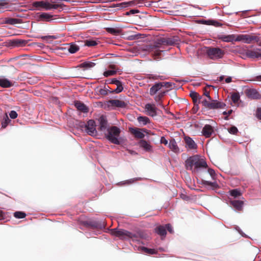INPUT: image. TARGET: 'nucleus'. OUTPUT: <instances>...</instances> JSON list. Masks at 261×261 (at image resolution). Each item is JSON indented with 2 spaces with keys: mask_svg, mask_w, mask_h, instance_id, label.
I'll list each match as a JSON object with an SVG mask.
<instances>
[{
  "mask_svg": "<svg viewBox=\"0 0 261 261\" xmlns=\"http://www.w3.org/2000/svg\"><path fill=\"white\" fill-rule=\"evenodd\" d=\"M167 91H163L161 90L158 95L159 96V97L162 98L165 96Z\"/></svg>",
  "mask_w": 261,
  "mask_h": 261,
  "instance_id": "5fc2aeb1",
  "label": "nucleus"
},
{
  "mask_svg": "<svg viewBox=\"0 0 261 261\" xmlns=\"http://www.w3.org/2000/svg\"><path fill=\"white\" fill-rule=\"evenodd\" d=\"M205 51L208 57L213 60L222 58L225 54L224 50L219 47H206Z\"/></svg>",
  "mask_w": 261,
  "mask_h": 261,
  "instance_id": "20e7f679",
  "label": "nucleus"
},
{
  "mask_svg": "<svg viewBox=\"0 0 261 261\" xmlns=\"http://www.w3.org/2000/svg\"><path fill=\"white\" fill-rule=\"evenodd\" d=\"M99 94L101 95H106L108 94V88L105 87L103 89H100L98 90Z\"/></svg>",
  "mask_w": 261,
  "mask_h": 261,
  "instance_id": "de8ad7c7",
  "label": "nucleus"
},
{
  "mask_svg": "<svg viewBox=\"0 0 261 261\" xmlns=\"http://www.w3.org/2000/svg\"><path fill=\"white\" fill-rule=\"evenodd\" d=\"M107 131V139L113 144H120V142L118 137L120 134V129L117 126H113L109 128Z\"/></svg>",
  "mask_w": 261,
  "mask_h": 261,
  "instance_id": "39448f33",
  "label": "nucleus"
},
{
  "mask_svg": "<svg viewBox=\"0 0 261 261\" xmlns=\"http://www.w3.org/2000/svg\"><path fill=\"white\" fill-rule=\"evenodd\" d=\"M168 147L175 153H178L180 152L179 148L178 147L177 142L174 138L170 140L168 144Z\"/></svg>",
  "mask_w": 261,
  "mask_h": 261,
  "instance_id": "6ab92c4d",
  "label": "nucleus"
},
{
  "mask_svg": "<svg viewBox=\"0 0 261 261\" xmlns=\"http://www.w3.org/2000/svg\"><path fill=\"white\" fill-rule=\"evenodd\" d=\"M244 204V201L242 200H234L230 201V204L238 211H243Z\"/></svg>",
  "mask_w": 261,
  "mask_h": 261,
  "instance_id": "aec40b11",
  "label": "nucleus"
},
{
  "mask_svg": "<svg viewBox=\"0 0 261 261\" xmlns=\"http://www.w3.org/2000/svg\"><path fill=\"white\" fill-rule=\"evenodd\" d=\"M165 225L166 230H167L170 233H173L174 232V230L172 228V225L170 224H167Z\"/></svg>",
  "mask_w": 261,
  "mask_h": 261,
  "instance_id": "8fccbe9b",
  "label": "nucleus"
},
{
  "mask_svg": "<svg viewBox=\"0 0 261 261\" xmlns=\"http://www.w3.org/2000/svg\"><path fill=\"white\" fill-rule=\"evenodd\" d=\"M145 110L146 114L151 117H154L157 115V108L154 104L147 103L145 106Z\"/></svg>",
  "mask_w": 261,
  "mask_h": 261,
  "instance_id": "9b49d317",
  "label": "nucleus"
},
{
  "mask_svg": "<svg viewBox=\"0 0 261 261\" xmlns=\"http://www.w3.org/2000/svg\"><path fill=\"white\" fill-rule=\"evenodd\" d=\"M177 42V39L175 37H159L152 43L145 46L144 50L151 53L156 59L160 58L161 53L167 46H173L176 44Z\"/></svg>",
  "mask_w": 261,
  "mask_h": 261,
  "instance_id": "f257e3e1",
  "label": "nucleus"
},
{
  "mask_svg": "<svg viewBox=\"0 0 261 261\" xmlns=\"http://www.w3.org/2000/svg\"><path fill=\"white\" fill-rule=\"evenodd\" d=\"M148 77L149 79L154 80H159V79L161 80H165V77L164 76L160 75L159 74H148Z\"/></svg>",
  "mask_w": 261,
  "mask_h": 261,
  "instance_id": "4c0bfd02",
  "label": "nucleus"
},
{
  "mask_svg": "<svg viewBox=\"0 0 261 261\" xmlns=\"http://www.w3.org/2000/svg\"><path fill=\"white\" fill-rule=\"evenodd\" d=\"M142 250L146 253L150 254H154L156 253V251H155L154 249H149L146 247H143L142 248Z\"/></svg>",
  "mask_w": 261,
  "mask_h": 261,
  "instance_id": "a18cd8bd",
  "label": "nucleus"
},
{
  "mask_svg": "<svg viewBox=\"0 0 261 261\" xmlns=\"http://www.w3.org/2000/svg\"><path fill=\"white\" fill-rule=\"evenodd\" d=\"M110 84H115V86H117L116 89L110 91V93H119L122 92L123 90L122 82L116 79H112Z\"/></svg>",
  "mask_w": 261,
  "mask_h": 261,
  "instance_id": "4468645a",
  "label": "nucleus"
},
{
  "mask_svg": "<svg viewBox=\"0 0 261 261\" xmlns=\"http://www.w3.org/2000/svg\"><path fill=\"white\" fill-rule=\"evenodd\" d=\"M99 123V129L101 131L105 130L107 127L108 122L106 117L104 116H101L98 120Z\"/></svg>",
  "mask_w": 261,
  "mask_h": 261,
  "instance_id": "393cba45",
  "label": "nucleus"
},
{
  "mask_svg": "<svg viewBox=\"0 0 261 261\" xmlns=\"http://www.w3.org/2000/svg\"><path fill=\"white\" fill-rule=\"evenodd\" d=\"M206 173H208L210 174V175L212 179H213V180H215L216 179V174L215 171H214V170H213V169H211V168H208L207 169V172L204 173L202 175V177L203 178H206L205 174H206Z\"/></svg>",
  "mask_w": 261,
  "mask_h": 261,
  "instance_id": "2f4dec72",
  "label": "nucleus"
},
{
  "mask_svg": "<svg viewBox=\"0 0 261 261\" xmlns=\"http://www.w3.org/2000/svg\"><path fill=\"white\" fill-rule=\"evenodd\" d=\"M218 38L224 42H233V41H236V35H220L219 36Z\"/></svg>",
  "mask_w": 261,
  "mask_h": 261,
  "instance_id": "a211bd4d",
  "label": "nucleus"
},
{
  "mask_svg": "<svg viewBox=\"0 0 261 261\" xmlns=\"http://www.w3.org/2000/svg\"><path fill=\"white\" fill-rule=\"evenodd\" d=\"M190 96L192 98L193 102L195 107H198L199 105V101L198 99L199 94L195 91H191L190 93Z\"/></svg>",
  "mask_w": 261,
  "mask_h": 261,
  "instance_id": "c85d7f7f",
  "label": "nucleus"
},
{
  "mask_svg": "<svg viewBox=\"0 0 261 261\" xmlns=\"http://www.w3.org/2000/svg\"><path fill=\"white\" fill-rule=\"evenodd\" d=\"M250 81H258L261 82V75H258L254 77L253 79L250 80Z\"/></svg>",
  "mask_w": 261,
  "mask_h": 261,
  "instance_id": "bf43d9fd",
  "label": "nucleus"
},
{
  "mask_svg": "<svg viewBox=\"0 0 261 261\" xmlns=\"http://www.w3.org/2000/svg\"><path fill=\"white\" fill-rule=\"evenodd\" d=\"M138 121L143 125H146L150 122V119L146 116H139L137 118Z\"/></svg>",
  "mask_w": 261,
  "mask_h": 261,
  "instance_id": "7c9ffc66",
  "label": "nucleus"
},
{
  "mask_svg": "<svg viewBox=\"0 0 261 261\" xmlns=\"http://www.w3.org/2000/svg\"><path fill=\"white\" fill-rule=\"evenodd\" d=\"M111 234L118 237L121 239H132L133 241H138L142 237V233L139 232L137 233H133L127 230L114 228L110 230Z\"/></svg>",
  "mask_w": 261,
  "mask_h": 261,
  "instance_id": "7ed1b4c3",
  "label": "nucleus"
},
{
  "mask_svg": "<svg viewBox=\"0 0 261 261\" xmlns=\"http://www.w3.org/2000/svg\"><path fill=\"white\" fill-rule=\"evenodd\" d=\"M207 166L205 160L198 155L190 156L185 162L186 169L191 170L195 173H198L201 168H206Z\"/></svg>",
  "mask_w": 261,
  "mask_h": 261,
  "instance_id": "f03ea898",
  "label": "nucleus"
},
{
  "mask_svg": "<svg viewBox=\"0 0 261 261\" xmlns=\"http://www.w3.org/2000/svg\"><path fill=\"white\" fill-rule=\"evenodd\" d=\"M228 131L230 134L236 135L238 133V129L236 126H233L228 128Z\"/></svg>",
  "mask_w": 261,
  "mask_h": 261,
  "instance_id": "49530a36",
  "label": "nucleus"
},
{
  "mask_svg": "<svg viewBox=\"0 0 261 261\" xmlns=\"http://www.w3.org/2000/svg\"><path fill=\"white\" fill-rule=\"evenodd\" d=\"M105 30L107 32L113 35H119L121 32V30L120 29L116 28H105Z\"/></svg>",
  "mask_w": 261,
  "mask_h": 261,
  "instance_id": "c756f323",
  "label": "nucleus"
},
{
  "mask_svg": "<svg viewBox=\"0 0 261 261\" xmlns=\"http://www.w3.org/2000/svg\"><path fill=\"white\" fill-rule=\"evenodd\" d=\"M232 112V110H230L228 111L227 112H226V111H224V112H223V114L224 115H230V114H231ZM224 119H225V120H228V116H225V118H224Z\"/></svg>",
  "mask_w": 261,
  "mask_h": 261,
  "instance_id": "4d7b16f0",
  "label": "nucleus"
},
{
  "mask_svg": "<svg viewBox=\"0 0 261 261\" xmlns=\"http://www.w3.org/2000/svg\"><path fill=\"white\" fill-rule=\"evenodd\" d=\"M213 132L214 129L213 127L209 124H206L203 127L202 133L204 136L206 138H208L211 137Z\"/></svg>",
  "mask_w": 261,
  "mask_h": 261,
  "instance_id": "4be33fe9",
  "label": "nucleus"
},
{
  "mask_svg": "<svg viewBox=\"0 0 261 261\" xmlns=\"http://www.w3.org/2000/svg\"><path fill=\"white\" fill-rule=\"evenodd\" d=\"M129 130L130 133L138 139H143L145 137L143 133H148V130L145 128H129Z\"/></svg>",
  "mask_w": 261,
  "mask_h": 261,
  "instance_id": "9d476101",
  "label": "nucleus"
},
{
  "mask_svg": "<svg viewBox=\"0 0 261 261\" xmlns=\"http://www.w3.org/2000/svg\"><path fill=\"white\" fill-rule=\"evenodd\" d=\"M154 231L161 237H165L167 234L165 225H160L154 228Z\"/></svg>",
  "mask_w": 261,
  "mask_h": 261,
  "instance_id": "5701e85b",
  "label": "nucleus"
},
{
  "mask_svg": "<svg viewBox=\"0 0 261 261\" xmlns=\"http://www.w3.org/2000/svg\"><path fill=\"white\" fill-rule=\"evenodd\" d=\"M116 73H117L116 70H109L105 71L103 72V74L105 77H108L110 76L114 75L116 74Z\"/></svg>",
  "mask_w": 261,
  "mask_h": 261,
  "instance_id": "c03bdc74",
  "label": "nucleus"
},
{
  "mask_svg": "<svg viewBox=\"0 0 261 261\" xmlns=\"http://www.w3.org/2000/svg\"><path fill=\"white\" fill-rule=\"evenodd\" d=\"M224 79V76H221L217 77V81L219 82H221Z\"/></svg>",
  "mask_w": 261,
  "mask_h": 261,
  "instance_id": "774afa93",
  "label": "nucleus"
},
{
  "mask_svg": "<svg viewBox=\"0 0 261 261\" xmlns=\"http://www.w3.org/2000/svg\"><path fill=\"white\" fill-rule=\"evenodd\" d=\"M95 126V121L93 120H89L86 125V130L87 133L91 136L95 135L96 134Z\"/></svg>",
  "mask_w": 261,
  "mask_h": 261,
  "instance_id": "ddd939ff",
  "label": "nucleus"
},
{
  "mask_svg": "<svg viewBox=\"0 0 261 261\" xmlns=\"http://www.w3.org/2000/svg\"><path fill=\"white\" fill-rule=\"evenodd\" d=\"M184 141L186 144V147L190 150L196 149L197 148V144L189 136H185Z\"/></svg>",
  "mask_w": 261,
  "mask_h": 261,
  "instance_id": "dca6fc26",
  "label": "nucleus"
},
{
  "mask_svg": "<svg viewBox=\"0 0 261 261\" xmlns=\"http://www.w3.org/2000/svg\"><path fill=\"white\" fill-rule=\"evenodd\" d=\"M258 41H253V42H256L258 43V45L261 46V38L258 36Z\"/></svg>",
  "mask_w": 261,
  "mask_h": 261,
  "instance_id": "69168bd1",
  "label": "nucleus"
},
{
  "mask_svg": "<svg viewBox=\"0 0 261 261\" xmlns=\"http://www.w3.org/2000/svg\"><path fill=\"white\" fill-rule=\"evenodd\" d=\"M160 142L161 143L165 145H168L169 144L168 140L164 137H161Z\"/></svg>",
  "mask_w": 261,
  "mask_h": 261,
  "instance_id": "864d4df0",
  "label": "nucleus"
},
{
  "mask_svg": "<svg viewBox=\"0 0 261 261\" xmlns=\"http://www.w3.org/2000/svg\"><path fill=\"white\" fill-rule=\"evenodd\" d=\"M33 6L35 8L42 7L45 10H50L52 9H57L61 7L59 4H51L47 1H36L33 3Z\"/></svg>",
  "mask_w": 261,
  "mask_h": 261,
  "instance_id": "6e6552de",
  "label": "nucleus"
},
{
  "mask_svg": "<svg viewBox=\"0 0 261 261\" xmlns=\"http://www.w3.org/2000/svg\"><path fill=\"white\" fill-rule=\"evenodd\" d=\"M164 83H167V84H166V86H164V87H168V88H170L172 86V84L171 83L164 82Z\"/></svg>",
  "mask_w": 261,
  "mask_h": 261,
  "instance_id": "0e129e2a",
  "label": "nucleus"
},
{
  "mask_svg": "<svg viewBox=\"0 0 261 261\" xmlns=\"http://www.w3.org/2000/svg\"><path fill=\"white\" fill-rule=\"evenodd\" d=\"M246 56L250 58H261V48H254L253 49H248L246 51Z\"/></svg>",
  "mask_w": 261,
  "mask_h": 261,
  "instance_id": "f8f14e48",
  "label": "nucleus"
},
{
  "mask_svg": "<svg viewBox=\"0 0 261 261\" xmlns=\"http://www.w3.org/2000/svg\"><path fill=\"white\" fill-rule=\"evenodd\" d=\"M14 216L18 219L24 218L26 217V214L23 212L17 211L14 213Z\"/></svg>",
  "mask_w": 261,
  "mask_h": 261,
  "instance_id": "ea45409f",
  "label": "nucleus"
},
{
  "mask_svg": "<svg viewBox=\"0 0 261 261\" xmlns=\"http://www.w3.org/2000/svg\"><path fill=\"white\" fill-rule=\"evenodd\" d=\"M201 184L205 186H211L214 189L217 188V187L218 186L216 182H212L203 179L201 180Z\"/></svg>",
  "mask_w": 261,
  "mask_h": 261,
  "instance_id": "f704fd0d",
  "label": "nucleus"
},
{
  "mask_svg": "<svg viewBox=\"0 0 261 261\" xmlns=\"http://www.w3.org/2000/svg\"><path fill=\"white\" fill-rule=\"evenodd\" d=\"M53 15L47 13H42L39 15V19L42 21H50L54 19Z\"/></svg>",
  "mask_w": 261,
  "mask_h": 261,
  "instance_id": "cd10ccee",
  "label": "nucleus"
},
{
  "mask_svg": "<svg viewBox=\"0 0 261 261\" xmlns=\"http://www.w3.org/2000/svg\"><path fill=\"white\" fill-rule=\"evenodd\" d=\"M76 108L80 111L83 113L88 112L89 109L88 107L83 103L80 101H76L74 103Z\"/></svg>",
  "mask_w": 261,
  "mask_h": 261,
  "instance_id": "b1692460",
  "label": "nucleus"
},
{
  "mask_svg": "<svg viewBox=\"0 0 261 261\" xmlns=\"http://www.w3.org/2000/svg\"><path fill=\"white\" fill-rule=\"evenodd\" d=\"M10 119L9 118L7 114L5 115V116L4 117L1 124H2V127L3 128H5L7 127V126L8 125L9 122H10Z\"/></svg>",
  "mask_w": 261,
  "mask_h": 261,
  "instance_id": "c9c22d12",
  "label": "nucleus"
},
{
  "mask_svg": "<svg viewBox=\"0 0 261 261\" xmlns=\"http://www.w3.org/2000/svg\"><path fill=\"white\" fill-rule=\"evenodd\" d=\"M167 83L164 82H160L155 83L153 86L150 88L149 94L150 95H155L158 92L162 90L164 86H166Z\"/></svg>",
  "mask_w": 261,
  "mask_h": 261,
  "instance_id": "2eb2a0df",
  "label": "nucleus"
},
{
  "mask_svg": "<svg viewBox=\"0 0 261 261\" xmlns=\"http://www.w3.org/2000/svg\"><path fill=\"white\" fill-rule=\"evenodd\" d=\"M14 45L17 46H25L28 43L27 41L24 40H15L14 41Z\"/></svg>",
  "mask_w": 261,
  "mask_h": 261,
  "instance_id": "58836bf2",
  "label": "nucleus"
},
{
  "mask_svg": "<svg viewBox=\"0 0 261 261\" xmlns=\"http://www.w3.org/2000/svg\"><path fill=\"white\" fill-rule=\"evenodd\" d=\"M79 49L80 47L78 45L73 43H72L70 44L68 51L71 54H74L77 52Z\"/></svg>",
  "mask_w": 261,
  "mask_h": 261,
  "instance_id": "473e14b6",
  "label": "nucleus"
},
{
  "mask_svg": "<svg viewBox=\"0 0 261 261\" xmlns=\"http://www.w3.org/2000/svg\"><path fill=\"white\" fill-rule=\"evenodd\" d=\"M258 36L253 34L236 35V41H242L245 43H251L253 41H258Z\"/></svg>",
  "mask_w": 261,
  "mask_h": 261,
  "instance_id": "0eeeda50",
  "label": "nucleus"
},
{
  "mask_svg": "<svg viewBox=\"0 0 261 261\" xmlns=\"http://www.w3.org/2000/svg\"><path fill=\"white\" fill-rule=\"evenodd\" d=\"M212 87L211 85H207L203 88V95L206 96L208 100H211V97L210 95V91L207 90V88ZM213 87H214L213 86Z\"/></svg>",
  "mask_w": 261,
  "mask_h": 261,
  "instance_id": "79ce46f5",
  "label": "nucleus"
},
{
  "mask_svg": "<svg viewBox=\"0 0 261 261\" xmlns=\"http://www.w3.org/2000/svg\"><path fill=\"white\" fill-rule=\"evenodd\" d=\"M140 146L143 148L146 151H151L152 150V146L149 143L144 140H141L139 142Z\"/></svg>",
  "mask_w": 261,
  "mask_h": 261,
  "instance_id": "bb28decb",
  "label": "nucleus"
},
{
  "mask_svg": "<svg viewBox=\"0 0 261 261\" xmlns=\"http://www.w3.org/2000/svg\"><path fill=\"white\" fill-rule=\"evenodd\" d=\"M95 63L92 62H85L79 65L81 68H90L93 67Z\"/></svg>",
  "mask_w": 261,
  "mask_h": 261,
  "instance_id": "72a5a7b5",
  "label": "nucleus"
},
{
  "mask_svg": "<svg viewBox=\"0 0 261 261\" xmlns=\"http://www.w3.org/2000/svg\"><path fill=\"white\" fill-rule=\"evenodd\" d=\"M9 115L10 118L12 119H15L18 116L17 113L15 111H11L10 112Z\"/></svg>",
  "mask_w": 261,
  "mask_h": 261,
  "instance_id": "3c124183",
  "label": "nucleus"
},
{
  "mask_svg": "<svg viewBox=\"0 0 261 261\" xmlns=\"http://www.w3.org/2000/svg\"><path fill=\"white\" fill-rule=\"evenodd\" d=\"M85 44L88 46H94L97 44V43L95 40H86L85 41Z\"/></svg>",
  "mask_w": 261,
  "mask_h": 261,
  "instance_id": "37998d69",
  "label": "nucleus"
},
{
  "mask_svg": "<svg viewBox=\"0 0 261 261\" xmlns=\"http://www.w3.org/2000/svg\"><path fill=\"white\" fill-rule=\"evenodd\" d=\"M109 103L112 106L118 107V108H125L127 104L124 101L118 100V99H112L108 101Z\"/></svg>",
  "mask_w": 261,
  "mask_h": 261,
  "instance_id": "f3484780",
  "label": "nucleus"
},
{
  "mask_svg": "<svg viewBox=\"0 0 261 261\" xmlns=\"http://www.w3.org/2000/svg\"><path fill=\"white\" fill-rule=\"evenodd\" d=\"M162 98H161L160 97H159V96L158 95H156L154 97V100L156 102H159V101L161 100Z\"/></svg>",
  "mask_w": 261,
  "mask_h": 261,
  "instance_id": "338daca9",
  "label": "nucleus"
},
{
  "mask_svg": "<svg viewBox=\"0 0 261 261\" xmlns=\"http://www.w3.org/2000/svg\"><path fill=\"white\" fill-rule=\"evenodd\" d=\"M12 82L9 81L8 79L4 76L0 77V87L4 88L11 87L13 86Z\"/></svg>",
  "mask_w": 261,
  "mask_h": 261,
  "instance_id": "412c9836",
  "label": "nucleus"
},
{
  "mask_svg": "<svg viewBox=\"0 0 261 261\" xmlns=\"http://www.w3.org/2000/svg\"><path fill=\"white\" fill-rule=\"evenodd\" d=\"M229 192L230 195L231 196L234 197V198L239 197L242 195V193L240 192V190L238 189L230 190Z\"/></svg>",
  "mask_w": 261,
  "mask_h": 261,
  "instance_id": "e433bc0d",
  "label": "nucleus"
},
{
  "mask_svg": "<svg viewBox=\"0 0 261 261\" xmlns=\"http://www.w3.org/2000/svg\"><path fill=\"white\" fill-rule=\"evenodd\" d=\"M139 12V11L138 10L132 9V10H130L129 12H127L126 13V14L127 15H128L129 14H135V13H138Z\"/></svg>",
  "mask_w": 261,
  "mask_h": 261,
  "instance_id": "13d9d810",
  "label": "nucleus"
},
{
  "mask_svg": "<svg viewBox=\"0 0 261 261\" xmlns=\"http://www.w3.org/2000/svg\"><path fill=\"white\" fill-rule=\"evenodd\" d=\"M109 68L110 69H111L114 70H116V69H117L116 68V66L115 65H110L109 66Z\"/></svg>",
  "mask_w": 261,
  "mask_h": 261,
  "instance_id": "052dcab7",
  "label": "nucleus"
},
{
  "mask_svg": "<svg viewBox=\"0 0 261 261\" xmlns=\"http://www.w3.org/2000/svg\"><path fill=\"white\" fill-rule=\"evenodd\" d=\"M88 224L92 228H97L99 227V224L95 221H90Z\"/></svg>",
  "mask_w": 261,
  "mask_h": 261,
  "instance_id": "09e8293b",
  "label": "nucleus"
},
{
  "mask_svg": "<svg viewBox=\"0 0 261 261\" xmlns=\"http://www.w3.org/2000/svg\"><path fill=\"white\" fill-rule=\"evenodd\" d=\"M256 117L259 120H261V108H258L256 110Z\"/></svg>",
  "mask_w": 261,
  "mask_h": 261,
  "instance_id": "6e6d98bb",
  "label": "nucleus"
},
{
  "mask_svg": "<svg viewBox=\"0 0 261 261\" xmlns=\"http://www.w3.org/2000/svg\"><path fill=\"white\" fill-rule=\"evenodd\" d=\"M245 93L246 96L252 99H259L261 98V94L255 89H247L245 90Z\"/></svg>",
  "mask_w": 261,
  "mask_h": 261,
  "instance_id": "1a4fd4ad",
  "label": "nucleus"
},
{
  "mask_svg": "<svg viewBox=\"0 0 261 261\" xmlns=\"http://www.w3.org/2000/svg\"><path fill=\"white\" fill-rule=\"evenodd\" d=\"M231 81H232V79L231 77H227V78L225 79V82L227 83H229L231 82Z\"/></svg>",
  "mask_w": 261,
  "mask_h": 261,
  "instance_id": "e2e57ef3",
  "label": "nucleus"
},
{
  "mask_svg": "<svg viewBox=\"0 0 261 261\" xmlns=\"http://www.w3.org/2000/svg\"><path fill=\"white\" fill-rule=\"evenodd\" d=\"M59 38V36L58 35H49V36H46L42 37L43 39L45 38H49V39H56Z\"/></svg>",
  "mask_w": 261,
  "mask_h": 261,
  "instance_id": "603ef678",
  "label": "nucleus"
},
{
  "mask_svg": "<svg viewBox=\"0 0 261 261\" xmlns=\"http://www.w3.org/2000/svg\"><path fill=\"white\" fill-rule=\"evenodd\" d=\"M231 98L233 103H236L240 100V96L238 93H233L231 96Z\"/></svg>",
  "mask_w": 261,
  "mask_h": 261,
  "instance_id": "a19ab883",
  "label": "nucleus"
},
{
  "mask_svg": "<svg viewBox=\"0 0 261 261\" xmlns=\"http://www.w3.org/2000/svg\"><path fill=\"white\" fill-rule=\"evenodd\" d=\"M7 4L5 0H0V6H3Z\"/></svg>",
  "mask_w": 261,
  "mask_h": 261,
  "instance_id": "680f3d73",
  "label": "nucleus"
},
{
  "mask_svg": "<svg viewBox=\"0 0 261 261\" xmlns=\"http://www.w3.org/2000/svg\"><path fill=\"white\" fill-rule=\"evenodd\" d=\"M201 103L205 108L209 109H223L224 108L226 105L221 101H218L216 100H214L211 98V100H207L206 99H204L202 101Z\"/></svg>",
  "mask_w": 261,
  "mask_h": 261,
  "instance_id": "423d86ee",
  "label": "nucleus"
},
{
  "mask_svg": "<svg viewBox=\"0 0 261 261\" xmlns=\"http://www.w3.org/2000/svg\"><path fill=\"white\" fill-rule=\"evenodd\" d=\"M22 20L21 19L10 17H7L5 19V23L6 24L14 25L22 23Z\"/></svg>",
  "mask_w": 261,
  "mask_h": 261,
  "instance_id": "a878e982",
  "label": "nucleus"
}]
</instances>
